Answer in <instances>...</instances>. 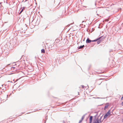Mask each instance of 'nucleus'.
Wrapping results in <instances>:
<instances>
[{"instance_id":"2eb2a0df","label":"nucleus","mask_w":123,"mask_h":123,"mask_svg":"<svg viewBox=\"0 0 123 123\" xmlns=\"http://www.w3.org/2000/svg\"><path fill=\"white\" fill-rule=\"evenodd\" d=\"M82 120L81 119V120H80L79 121V123H81V122H82Z\"/></svg>"},{"instance_id":"a878e982","label":"nucleus","mask_w":123,"mask_h":123,"mask_svg":"<svg viewBox=\"0 0 123 123\" xmlns=\"http://www.w3.org/2000/svg\"><path fill=\"white\" fill-rule=\"evenodd\" d=\"M97 116V114L96 115H95V116Z\"/></svg>"},{"instance_id":"5701e85b","label":"nucleus","mask_w":123,"mask_h":123,"mask_svg":"<svg viewBox=\"0 0 123 123\" xmlns=\"http://www.w3.org/2000/svg\"><path fill=\"white\" fill-rule=\"evenodd\" d=\"M45 118L46 119H47V117H45Z\"/></svg>"},{"instance_id":"7c9ffc66","label":"nucleus","mask_w":123,"mask_h":123,"mask_svg":"<svg viewBox=\"0 0 123 123\" xmlns=\"http://www.w3.org/2000/svg\"><path fill=\"white\" fill-rule=\"evenodd\" d=\"M87 38L88 39L89 38L88 37Z\"/></svg>"},{"instance_id":"9b49d317","label":"nucleus","mask_w":123,"mask_h":123,"mask_svg":"<svg viewBox=\"0 0 123 123\" xmlns=\"http://www.w3.org/2000/svg\"><path fill=\"white\" fill-rule=\"evenodd\" d=\"M103 116V115L102 116H101L100 117L99 119V121H100V123L102 122L103 121V120H102V121L101 120V118H102V117Z\"/></svg>"},{"instance_id":"ddd939ff","label":"nucleus","mask_w":123,"mask_h":123,"mask_svg":"<svg viewBox=\"0 0 123 123\" xmlns=\"http://www.w3.org/2000/svg\"><path fill=\"white\" fill-rule=\"evenodd\" d=\"M85 115H83L82 117L81 118V120H82L84 119L85 117Z\"/></svg>"},{"instance_id":"412c9836","label":"nucleus","mask_w":123,"mask_h":123,"mask_svg":"<svg viewBox=\"0 0 123 123\" xmlns=\"http://www.w3.org/2000/svg\"><path fill=\"white\" fill-rule=\"evenodd\" d=\"M122 105H123V101L122 103Z\"/></svg>"},{"instance_id":"7ed1b4c3","label":"nucleus","mask_w":123,"mask_h":123,"mask_svg":"<svg viewBox=\"0 0 123 123\" xmlns=\"http://www.w3.org/2000/svg\"><path fill=\"white\" fill-rule=\"evenodd\" d=\"M98 39H96L93 40H90L89 39H87L86 42V43H89L91 42H96Z\"/></svg>"},{"instance_id":"c756f323","label":"nucleus","mask_w":123,"mask_h":123,"mask_svg":"<svg viewBox=\"0 0 123 123\" xmlns=\"http://www.w3.org/2000/svg\"><path fill=\"white\" fill-rule=\"evenodd\" d=\"M85 39H84L83 41H84V40Z\"/></svg>"},{"instance_id":"6ab92c4d","label":"nucleus","mask_w":123,"mask_h":123,"mask_svg":"<svg viewBox=\"0 0 123 123\" xmlns=\"http://www.w3.org/2000/svg\"><path fill=\"white\" fill-rule=\"evenodd\" d=\"M11 68L12 69V68H13V69H14V68H15V67H12Z\"/></svg>"},{"instance_id":"f8f14e48","label":"nucleus","mask_w":123,"mask_h":123,"mask_svg":"<svg viewBox=\"0 0 123 123\" xmlns=\"http://www.w3.org/2000/svg\"><path fill=\"white\" fill-rule=\"evenodd\" d=\"M82 39H79L78 41V42H79V43L80 42H79V41L80 42H81V43L82 41Z\"/></svg>"},{"instance_id":"aec40b11","label":"nucleus","mask_w":123,"mask_h":123,"mask_svg":"<svg viewBox=\"0 0 123 123\" xmlns=\"http://www.w3.org/2000/svg\"><path fill=\"white\" fill-rule=\"evenodd\" d=\"M7 82H11V83H12V81H7Z\"/></svg>"},{"instance_id":"9d476101","label":"nucleus","mask_w":123,"mask_h":123,"mask_svg":"<svg viewBox=\"0 0 123 123\" xmlns=\"http://www.w3.org/2000/svg\"><path fill=\"white\" fill-rule=\"evenodd\" d=\"M41 53H45V51L44 50V49H42L41 50Z\"/></svg>"},{"instance_id":"2f4dec72","label":"nucleus","mask_w":123,"mask_h":123,"mask_svg":"<svg viewBox=\"0 0 123 123\" xmlns=\"http://www.w3.org/2000/svg\"><path fill=\"white\" fill-rule=\"evenodd\" d=\"M122 120H123V119Z\"/></svg>"},{"instance_id":"bb28decb","label":"nucleus","mask_w":123,"mask_h":123,"mask_svg":"<svg viewBox=\"0 0 123 123\" xmlns=\"http://www.w3.org/2000/svg\"><path fill=\"white\" fill-rule=\"evenodd\" d=\"M3 85H2L1 86H3Z\"/></svg>"},{"instance_id":"4468645a","label":"nucleus","mask_w":123,"mask_h":123,"mask_svg":"<svg viewBox=\"0 0 123 123\" xmlns=\"http://www.w3.org/2000/svg\"><path fill=\"white\" fill-rule=\"evenodd\" d=\"M23 9H24V8H23L22 9V10L20 12H19V14H20L21 13V12L23 11Z\"/></svg>"},{"instance_id":"a211bd4d","label":"nucleus","mask_w":123,"mask_h":123,"mask_svg":"<svg viewBox=\"0 0 123 123\" xmlns=\"http://www.w3.org/2000/svg\"><path fill=\"white\" fill-rule=\"evenodd\" d=\"M81 86H82V87L83 88L84 87V85H81Z\"/></svg>"},{"instance_id":"c85d7f7f","label":"nucleus","mask_w":123,"mask_h":123,"mask_svg":"<svg viewBox=\"0 0 123 123\" xmlns=\"http://www.w3.org/2000/svg\"><path fill=\"white\" fill-rule=\"evenodd\" d=\"M46 121H45V122L44 123H46Z\"/></svg>"},{"instance_id":"b1692460","label":"nucleus","mask_w":123,"mask_h":123,"mask_svg":"<svg viewBox=\"0 0 123 123\" xmlns=\"http://www.w3.org/2000/svg\"><path fill=\"white\" fill-rule=\"evenodd\" d=\"M7 86V85L6 84L5 85V86Z\"/></svg>"},{"instance_id":"dca6fc26","label":"nucleus","mask_w":123,"mask_h":123,"mask_svg":"<svg viewBox=\"0 0 123 123\" xmlns=\"http://www.w3.org/2000/svg\"><path fill=\"white\" fill-rule=\"evenodd\" d=\"M70 38H73V37H72V36H70Z\"/></svg>"},{"instance_id":"0eeeda50","label":"nucleus","mask_w":123,"mask_h":123,"mask_svg":"<svg viewBox=\"0 0 123 123\" xmlns=\"http://www.w3.org/2000/svg\"><path fill=\"white\" fill-rule=\"evenodd\" d=\"M102 39H98L96 41H97V43L98 44H99L102 41Z\"/></svg>"},{"instance_id":"4be33fe9","label":"nucleus","mask_w":123,"mask_h":123,"mask_svg":"<svg viewBox=\"0 0 123 123\" xmlns=\"http://www.w3.org/2000/svg\"><path fill=\"white\" fill-rule=\"evenodd\" d=\"M44 74H45V77H46V74H45V73H44Z\"/></svg>"},{"instance_id":"cd10ccee","label":"nucleus","mask_w":123,"mask_h":123,"mask_svg":"<svg viewBox=\"0 0 123 123\" xmlns=\"http://www.w3.org/2000/svg\"><path fill=\"white\" fill-rule=\"evenodd\" d=\"M8 86H8H8H7V87H8Z\"/></svg>"},{"instance_id":"6e6552de","label":"nucleus","mask_w":123,"mask_h":123,"mask_svg":"<svg viewBox=\"0 0 123 123\" xmlns=\"http://www.w3.org/2000/svg\"><path fill=\"white\" fill-rule=\"evenodd\" d=\"M109 106V104L108 103H106V105L105 106L104 108V110H105V109L108 108V106Z\"/></svg>"},{"instance_id":"20e7f679","label":"nucleus","mask_w":123,"mask_h":123,"mask_svg":"<svg viewBox=\"0 0 123 123\" xmlns=\"http://www.w3.org/2000/svg\"><path fill=\"white\" fill-rule=\"evenodd\" d=\"M100 121H99V119L98 118L95 121H94L93 123H100Z\"/></svg>"},{"instance_id":"39448f33","label":"nucleus","mask_w":123,"mask_h":123,"mask_svg":"<svg viewBox=\"0 0 123 123\" xmlns=\"http://www.w3.org/2000/svg\"><path fill=\"white\" fill-rule=\"evenodd\" d=\"M107 36L106 35H103V36H101L100 37L97 38H107Z\"/></svg>"},{"instance_id":"1a4fd4ad","label":"nucleus","mask_w":123,"mask_h":123,"mask_svg":"<svg viewBox=\"0 0 123 123\" xmlns=\"http://www.w3.org/2000/svg\"><path fill=\"white\" fill-rule=\"evenodd\" d=\"M85 47L84 45H83L82 46H80L78 47V49H82Z\"/></svg>"},{"instance_id":"f3484780","label":"nucleus","mask_w":123,"mask_h":123,"mask_svg":"<svg viewBox=\"0 0 123 123\" xmlns=\"http://www.w3.org/2000/svg\"><path fill=\"white\" fill-rule=\"evenodd\" d=\"M121 100H123V96H122V97H121Z\"/></svg>"},{"instance_id":"423d86ee","label":"nucleus","mask_w":123,"mask_h":123,"mask_svg":"<svg viewBox=\"0 0 123 123\" xmlns=\"http://www.w3.org/2000/svg\"><path fill=\"white\" fill-rule=\"evenodd\" d=\"M93 117L92 116H90L89 118V123H91L92 122Z\"/></svg>"},{"instance_id":"393cba45","label":"nucleus","mask_w":123,"mask_h":123,"mask_svg":"<svg viewBox=\"0 0 123 123\" xmlns=\"http://www.w3.org/2000/svg\"><path fill=\"white\" fill-rule=\"evenodd\" d=\"M101 114V113H100V115H99V116H98V117L100 116V115Z\"/></svg>"},{"instance_id":"f03ea898","label":"nucleus","mask_w":123,"mask_h":123,"mask_svg":"<svg viewBox=\"0 0 123 123\" xmlns=\"http://www.w3.org/2000/svg\"><path fill=\"white\" fill-rule=\"evenodd\" d=\"M111 113V110H109L108 112L105 115L104 117V119H105Z\"/></svg>"},{"instance_id":"f257e3e1","label":"nucleus","mask_w":123,"mask_h":123,"mask_svg":"<svg viewBox=\"0 0 123 123\" xmlns=\"http://www.w3.org/2000/svg\"><path fill=\"white\" fill-rule=\"evenodd\" d=\"M62 39H56L55 40V42L56 43H62V46H64L65 45H66V42H65V41L67 40V39H64L63 40L62 42L61 41L62 40Z\"/></svg>"}]
</instances>
